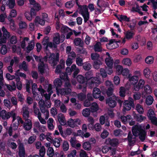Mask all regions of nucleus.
<instances>
[{"label":"nucleus","mask_w":157,"mask_h":157,"mask_svg":"<svg viewBox=\"0 0 157 157\" xmlns=\"http://www.w3.org/2000/svg\"><path fill=\"white\" fill-rule=\"evenodd\" d=\"M48 88L47 90V91L48 93V94L46 93V92L42 88L41 86H40L38 88V90L40 92L42 96H44L47 99H49L50 98L51 94L53 93V91L52 90V85L51 84L48 85Z\"/></svg>","instance_id":"nucleus-7"},{"label":"nucleus","mask_w":157,"mask_h":157,"mask_svg":"<svg viewBox=\"0 0 157 157\" xmlns=\"http://www.w3.org/2000/svg\"><path fill=\"white\" fill-rule=\"evenodd\" d=\"M147 115L149 119L155 116V113L154 110L151 109H149L147 113Z\"/></svg>","instance_id":"nucleus-54"},{"label":"nucleus","mask_w":157,"mask_h":157,"mask_svg":"<svg viewBox=\"0 0 157 157\" xmlns=\"http://www.w3.org/2000/svg\"><path fill=\"white\" fill-rule=\"evenodd\" d=\"M115 100L114 99H112L111 98H109L106 100V103L110 107L113 108L116 106L117 104Z\"/></svg>","instance_id":"nucleus-24"},{"label":"nucleus","mask_w":157,"mask_h":157,"mask_svg":"<svg viewBox=\"0 0 157 157\" xmlns=\"http://www.w3.org/2000/svg\"><path fill=\"white\" fill-rule=\"evenodd\" d=\"M29 39L28 37L24 38L22 41L21 42L20 46L21 48L24 50L26 49V46L27 42L29 41Z\"/></svg>","instance_id":"nucleus-33"},{"label":"nucleus","mask_w":157,"mask_h":157,"mask_svg":"<svg viewBox=\"0 0 157 157\" xmlns=\"http://www.w3.org/2000/svg\"><path fill=\"white\" fill-rule=\"evenodd\" d=\"M101 91L97 87H95L93 89L92 94L95 98H98L101 95Z\"/></svg>","instance_id":"nucleus-19"},{"label":"nucleus","mask_w":157,"mask_h":157,"mask_svg":"<svg viewBox=\"0 0 157 157\" xmlns=\"http://www.w3.org/2000/svg\"><path fill=\"white\" fill-rule=\"evenodd\" d=\"M28 109V107L26 106H24L22 108L23 116L26 120L28 119L29 116V112Z\"/></svg>","instance_id":"nucleus-25"},{"label":"nucleus","mask_w":157,"mask_h":157,"mask_svg":"<svg viewBox=\"0 0 157 157\" xmlns=\"http://www.w3.org/2000/svg\"><path fill=\"white\" fill-rule=\"evenodd\" d=\"M117 18L119 20L121 21H126L129 22L130 20V18L128 17L127 16L125 15H119Z\"/></svg>","instance_id":"nucleus-40"},{"label":"nucleus","mask_w":157,"mask_h":157,"mask_svg":"<svg viewBox=\"0 0 157 157\" xmlns=\"http://www.w3.org/2000/svg\"><path fill=\"white\" fill-rule=\"evenodd\" d=\"M132 11L133 12H138L141 16L143 15V13L140 11L139 6L137 4L132 7Z\"/></svg>","instance_id":"nucleus-42"},{"label":"nucleus","mask_w":157,"mask_h":157,"mask_svg":"<svg viewBox=\"0 0 157 157\" xmlns=\"http://www.w3.org/2000/svg\"><path fill=\"white\" fill-rule=\"evenodd\" d=\"M129 81L130 83L133 85V86L137 83L139 79V77L136 75H133L128 77Z\"/></svg>","instance_id":"nucleus-16"},{"label":"nucleus","mask_w":157,"mask_h":157,"mask_svg":"<svg viewBox=\"0 0 157 157\" xmlns=\"http://www.w3.org/2000/svg\"><path fill=\"white\" fill-rule=\"evenodd\" d=\"M78 81L81 83H83L85 82V78L82 75H78L77 77Z\"/></svg>","instance_id":"nucleus-51"},{"label":"nucleus","mask_w":157,"mask_h":157,"mask_svg":"<svg viewBox=\"0 0 157 157\" xmlns=\"http://www.w3.org/2000/svg\"><path fill=\"white\" fill-rule=\"evenodd\" d=\"M123 111L125 112L130 110L132 107L134 106L133 100L131 98H129L128 100H125L123 103Z\"/></svg>","instance_id":"nucleus-9"},{"label":"nucleus","mask_w":157,"mask_h":157,"mask_svg":"<svg viewBox=\"0 0 157 157\" xmlns=\"http://www.w3.org/2000/svg\"><path fill=\"white\" fill-rule=\"evenodd\" d=\"M2 31L3 32V37L7 39L9 38L10 36V33L7 31L6 29L4 27H2Z\"/></svg>","instance_id":"nucleus-43"},{"label":"nucleus","mask_w":157,"mask_h":157,"mask_svg":"<svg viewBox=\"0 0 157 157\" xmlns=\"http://www.w3.org/2000/svg\"><path fill=\"white\" fill-rule=\"evenodd\" d=\"M138 81L137 84H136L133 86V90L138 91L140 89L142 88L144 85L145 81L143 79H140Z\"/></svg>","instance_id":"nucleus-11"},{"label":"nucleus","mask_w":157,"mask_h":157,"mask_svg":"<svg viewBox=\"0 0 157 157\" xmlns=\"http://www.w3.org/2000/svg\"><path fill=\"white\" fill-rule=\"evenodd\" d=\"M60 138H55L52 140V143L55 147H58L60 144Z\"/></svg>","instance_id":"nucleus-38"},{"label":"nucleus","mask_w":157,"mask_h":157,"mask_svg":"<svg viewBox=\"0 0 157 157\" xmlns=\"http://www.w3.org/2000/svg\"><path fill=\"white\" fill-rule=\"evenodd\" d=\"M34 21L36 24L38 23L41 25H44L45 23V21L38 16L36 17Z\"/></svg>","instance_id":"nucleus-31"},{"label":"nucleus","mask_w":157,"mask_h":157,"mask_svg":"<svg viewBox=\"0 0 157 157\" xmlns=\"http://www.w3.org/2000/svg\"><path fill=\"white\" fill-rule=\"evenodd\" d=\"M4 105L9 109L12 107V105L10 101L7 99H5L3 101Z\"/></svg>","instance_id":"nucleus-57"},{"label":"nucleus","mask_w":157,"mask_h":157,"mask_svg":"<svg viewBox=\"0 0 157 157\" xmlns=\"http://www.w3.org/2000/svg\"><path fill=\"white\" fill-rule=\"evenodd\" d=\"M7 5L11 9L13 8L15 5V0H9Z\"/></svg>","instance_id":"nucleus-60"},{"label":"nucleus","mask_w":157,"mask_h":157,"mask_svg":"<svg viewBox=\"0 0 157 157\" xmlns=\"http://www.w3.org/2000/svg\"><path fill=\"white\" fill-rule=\"evenodd\" d=\"M143 74L144 77L147 78H149L151 76V71L148 67H145L143 70Z\"/></svg>","instance_id":"nucleus-18"},{"label":"nucleus","mask_w":157,"mask_h":157,"mask_svg":"<svg viewBox=\"0 0 157 157\" xmlns=\"http://www.w3.org/2000/svg\"><path fill=\"white\" fill-rule=\"evenodd\" d=\"M35 46V43L33 40H32L28 43V45L26 47V49L27 53H29L34 48Z\"/></svg>","instance_id":"nucleus-22"},{"label":"nucleus","mask_w":157,"mask_h":157,"mask_svg":"<svg viewBox=\"0 0 157 157\" xmlns=\"http://www.w3.org/2000/svg\"><path fill=\"white\" fill-rule=\"evenodd\" d=\"M76 154V151L75 150H73L69 152L67 157H75Z\"/></svg>","instance_id":"nucleus-64"},{"label":"nucleus","mask_w":157,"mask_h":157,"mask_svg":"<svg viewBox=\"0 0 157 157\" xmlns=\"http://www.w3.org/2000/svg\"><path fill=\"white\" fill-rule=\"evenodd\" d=\"M154 99L151 95L147 96L146 99V103L147 105H151L153 102Z\"/></svg>","instance_id":"nucleus-39"},{"label":"nucleus","mask_w":157,"mask_h":157,"mask_svg":"<svg viewBox=\"0 0 157 157\" xmlns=\"http://www.w3.org/2000/svg\"><path fill=\"white\" fill-rule=\"evenodd\" d=\"M113 90L112 88H109L106 92V94L108 96H113V99H116V97L113 96Z\"/></svg>","instance_id":"nucleus-53"},{"label":"nucleus","mask_w":157,"mask_h":157,"mask_svg":"<svg viewBox=\"0 0 157 157\" xmlns=\"http://www.w3.org/2000/svg\"><path fill=\"white\" fill-rule=\"evenodd\" d=\"M102 64V63L100 60L95 61L94 63V67L97 69L99 68L101 65Z\"/></svg>","instance_id":"nucleus-63"},{"label":"nucleus","mask_w":157,"mask_h":157,"mask_svg":"<svg viewBox=\"0 0 157 157\" xmlns=\"http://www.w3.org/2000/svg\"><path fill=\"white\" fill-rule=\"evenodd\" d=\"M122 63L125 65L130 66L132 65V62L130 59L127 58H124L123 59Z\"/></svg>","instance_id":"nucleus-36"},{"label":"nucleus","mask_w":157,"mask_h":157,"mask_svg":"<svg viewBox=\"0 0 157 157\" xmlns=\"http://www.w3.org/2000/svg\"><path fill=\"white\" fill-rule=\"evenodd\" d=\"M30 4L31 5H33V7L35 8V10L37 11H39L41 9L40 6L38 3L36 2L35 0H29Z\"/></svg>","instance_id":"nucleus-20"},{"label":"nucleus","mask_w":157,"mask_h":157,"mask_svg":"<svg viewBox=\"0 0 157 157\" xmlns=\"http://www.w3.org/2000/svg\"><path fill=\"white\" fill-rule=\"evenodd\" d=\"M19 155L20 157H25V148L22 144H20L19 145Z\"/></svg>","instance_id":"nucleus-26"},{"label":"nucleus","mask_w":157,"mask_h":157,"mask_svg":"<svg viewBox=\"0 0 157 157\" xmlns=\"http://www.w3.org/2000/svg\"><path fill=\"white\" fill-rule=\"evenodd\" d=\"M83 148L86 150H90L91 149V144L88 142H86L83 144Z\"/></svg>","instance_id":"nucleus-49"},{"label":"nucleus","mask_w":157,"mask_h":157,"mask_svg":"<svg viewBox=\"0 0 157 157\" xmlns=\"http://www.w3.org/2000/svg\"><path fill=\"white\" fill-rule=\"evenodd\" d=\"M107 48L110 50L113 49L118 47L117 43L114 39H112L109 41V43L106 44Z\"/></svg>","instance_id":"nucleus-12"},{"label":"nucleus","mask_w":157,"mask_h":157,"mask_svg":"<svg viewBox=\"0 0 157 157\" xmlns=\"http://www.w3.org/2000/svg\"><path fill=\"white\" fill-rule=\"evenodd\" d=\"M94 49L95 52H100L102 51L101 43L99 42H97L94 45Z\"/></svg>","instance_id":"nucleus-27"},{"label":"nucleus","mask_w":157,"mask_h":157,"mask_svg":"<svg viewBox=\"0 0 157 157\" xmlns=\"http://www.w3.org/2000/svg\"><path fill=\"white\" fill-rule=\"evenodd\" d=\"M19 28L20 29H25L27 28V24L24 21H20L19 23Z\"/></svg>","instance_id":"nucleus-48"},{"label":"nucleus","mask_w":157,"mask_h":157,"mask_svg":"<svg viewBox=\"0 0 157 157\" xmlns=\"http://www.w3.org/2000/svg\"><path fill=\"white\" fill-rule=\"evenodd\" d=\"M74 42L75 45L76 46L79 45L82 47L83 45V42L80 38H76L74 40Z\"/></svg>","instance_id":"nucleus-47"},{"label":"nucleus","mask_w":157,"mask_h":157,"mask_svg":"<svg viewBox=\"0 0 157 157\" xmlns=\"http://www.w3.org/2000/svg\"><path fill=\"white\" fill-rule=\"evenodd\" d=\"M53 42L56 45L60 43V36L58 33H56L53 37Z\"/></svg>","instance_id":"nucleus-37"},{"label":"nucleus","mask_w":157,"mask_h":157,"mask_svg":"<svg viewBox=\"0 0 157 157\" xmlns=\"http://www.w3.org/2000/svg\"><path fill=\"white\" fill-rule=\"evenodd\" d=\"M91 109L92 112H97L99 109V107L97 104L95 102L92 103Z\"/></svg>","instance_id":"nucleus-41"},{"label":"nucleus","mask_w":157,"mask_h":157,"mask_svg":"<svg viewBox=\"0 0 157 157\" xmlns=\"http://www.w3.org/2000/svg\"><path fill=\"white\" fill-rule=\"evenodd\" d=\"M19 67L21 68H22L24 71H27V66L25 61H24L22 63L19 65Z\"/></svg>","instance_id":"nucleus-62"},{"label":"nucleus","mask_w":157,"mask_h":157,"mask_svg":"<svg viewBox=\"0 0 157 157\" xmlns=\"http://www.w3.org/2000/svg\"><path fill=\"white\" fill-rule=\"evenodd\" d=\"M124 34L125 38L128 40H129L133 38L135 33L132 31L128 30Z\"/></svg>","instance_id":"nucleus-23"},{"label":"nucleus","mask_w":157,"mask_h":157,"mask_svg":"<svg viewBox=\"0 0 157 157\" xmlns=\"http://www.w3.org/2000/svg\"><path fill=\"white\" fill-rule=\"evenodd\" d=\"M46 52V56L44 57V60L46 61V59H48L49 63L52 66L55 65L58 60L59 56V54L58 53H57L56 54L54 53L51 54L50 52H48L47 51Z\"/></svg>","instance_id":"nucleus-5"},{"label":"nucleus","mask_w":157,"mask_h":157,"mask_svg":"<svg viewBox=\"0 0 157 157\" xmlns=\"http://www.w3.org/2000/svg\"><path fill=\"white\" fill-rule=\"evenodd\" d=\"M121 121L124 123L126 124L129 121L132 119V117L130 115H128L126 116H122L121 117Z\"/></svg>","instance_id":"nucleus-30"},{"label":"nucleus","mask_w":157,"mask_h":157,"mask_svg":"<svg viewBox=\"0 0 157 157\" xmlns=\"http://www.w3.org/2000/svg\"><path fill=\"white\" fill-rule=\"evenodd\" d=\"M54 123L53 119L52 118H49L48 121V128L51 130H52L54 129V126L53 124Z\"/></svg>","instance_id":"nucleus-32"},{"label":"nucleus","mask_w":157,"mask_h":157,"mask_svg":"<svg viewBox=\"0 0 157 157\" xmlns=\"http://www.w3.org/2000/svg\"><path fill=\"white\" fill-rule=\"evenodd\" d=\"M15 75L17 76H20L21 77L23 78L24 79L26 78V75L24 73L19 72V70H18L15 72Z\"/></svg>","instance_id":"nucleus-58"},{"label":"nucleus","mask_w":157,"mask_h":157,"mask_svg":"<svg viewBox=\"0 0 157 157\" xmlns=\"http://www.w3.org/2000/svg\"><path fill=\"white\" fill-rule=\"evenodd\" d=\"M133 135L135 136H139V138L142 142L144 141L146 138V132L142 129L140 125H136L132 127V129Z\"/></svg>","instance_id":"nucleus-3"},{"label":"nucleus","mask_w":157,"mask_h":157,"mask_svg":"<svg viewBox=\"0 0 157 157\" xmlns=\"http://www.w3.org/2000/svg\"><path fill=\"white\" fill-rule=\"evenodd\" d=\"M54 151L52 147H49L48 149L47 154V155L50 156L52 157L55 155Z\"/></svg>","instance_id":"nucleus-45"},{"label":"nucleus","mask_w":157,"mask_h":157,"mask_svg":"<svg viewBox=\"0 0 157 157\" xmlns=\"http://www.w3.org/2000/svg\"><path fill=\"white\" fill-rule=\"evenodd\" d=\"M90 110L89 108H86L83 110L82 114L83 116L85 117H88L90 115Z\"/></svg>","instance_id":"nucleus-44"},{"label":"nucleus","mask_w":157,"mask_h":157,"mask_svg":"<svg viewBox=\"0 0 157 157\" xmlns=\"http://www.w3.org/2000/svg\"><path fill=\"white\" fill-rule=\"evenodd\" d=\"M7 144L8 146L13 149H15L17 147L16 144L14 142H11L10 140H9Z\"/></svg>","instance_id":"nucleus-52"},{"label":"nucleus","mask_w":157,"mask_h":157,"mask_svg":"<svg viewBox=\"0 0 157 157\" xmlns=\"http://www.w3.org/2000/svg\"><path fill=\"white\" fill-rule=\"evenodd\" d=\"M58 120L61 125H65L67 124V122L65 116L62 113H60L58 114Z\"/></svg>","instance_id":"nucleus-14"},{"label":"nucleus","mask_w":157,"mask_h":157,"mask_svg":"<svg viewBox=\"0 0 157 157\" xmlns=\"http://www.w3.org/2000/svg\"><path fill=\"white\" fill-rule=\"evenodd\" d=\"M91 58L92 60H98L99 58V55L97 53H94L91 54Z\"/></svg>","instance_id":"nucleus-55"},{"label":"nucleus","mask_w":157,"mask_h":157,"mask_svg":"<svg viewBox=\"0 0 157 157\" xmlns=\"http://www.w3.org/2000/svg\"><path fill=\"white\" fill-rule=\"evenodd\" d=\"M152 92V90L150 86L148 85H146L144 86V90L142 93V97L145 98L147 95L150 94Z\"/></svg>","instance_id":"nucleus-13"},{"label":"nucleus","mask_w":157,"mask_h":157,"mask_svg":"<svg viewBox=\"0 0 157 157\" xmlns=\"http://www.w3.org/2000/svg\"><path fill=\"white\" fill-rule=\"evenodd\" d=\"M24 128L26 130L29 131L32 128V123L31 120L27 119L25 120L24 124Z\"/></svg>","instance_id":"nucleus-21"},{"label":"nucleus","mask_w":157,"mask_h":157,"mask_svg":"<svg viewBox=\"0 0 157 157\" xmlns=\"http://www.w3.org/2000/svg\"><path fill=\"white\" fill-rule=\"evenodd\" d=\"M5 86H6L8 90L10 91L15 90L16 89V84L13 81L12 82V85L5 84Z\"/></svg>","instance_id":"nucleus-35"},{"label":"nucleus","mask_w":157,"mask_h":157,"mask_svg":"<svg viewBox=\"0 0 157 157\" xmlns=\"http://www.w3.org/2000/svg\"><path fill=\"white\" fill-rule=\"evenodd\" d=\"M71 69L73 71H74L73 76L74 78H75L76 75L79 72V69L78 68H77L75 64H73L71 66Z\"/></svg>","instance_id":"nucleus-34"},{"label":"nucleus","mask_w":157,"mask_h":157,"mask_svg":"<svg viewBox=\"0 0 157 157\" xmlns=\"http://www.w3.org/2000/svg\"><path fill=\"white\" fill-rule=\"evenodd\" d=\"M154 57L151 56H147L145 59V63L147 64H152L154 63Z\"/></svg>","instance_id":"nucleus-28"},{"label":"nucleus","mask_w":157,"mask_h":157,"mask_svg":"<svg viewBox=\"0 0 157 157\" xmlns=\"http://www.w3.org/2000/svg\"><path fill=\"white\" fill-rule=\"evenodd\" d=\"M54 83L56 87V89L58 94H60L62 95H65V94H67L71 92V85L68 82L65 83V89H58V88L60 87L62 85V81L59 78L56 79L54 81Z\"/></svg>","instance_id":"nucleus-1"},{"label":"nucleus","mask_w":157,"mask_h":157,"mask_svg":"<svg viewBox=\"0 0 157 157\" xmlns=\"http://www.w3.org/2000/svg\"><path fill=\"white\" fill-rule=\"evenodd\" d=\"M8 19L10 22V28L12 30H15L16 29V27L15 25L14 21L11 17H8Z\"/></svg>","instance_id":"nucleus-46"},{"label":"nucleus","mask_w":157,"mask_h":157,"mask_svg":"<svg viewBox=\"0 0 157 157\" xmlns=\"http://www.w3.org/2000/svg\"><path fill=\"white\" fill-rule=\"evenodd\" d=\"M3 66V63L2 62L0 61V82L3 79V71L2 69Z\"/></svg>","instance_id":"nucleus-50"},{"label":"nucleus","mask_w":157,"mask_h":157,"mask_svg":"<svg viewBox=\"0 0 157 157\" xmlns=\"http://www.w3.org/2000/svg\"><path fill=\"white\" fill-rule=\"evenodd\" d=\"M81 121L78 118L73 119L70 118L67 121V125L70 127L74 128L81 124Z\"/></svg>","instance_id":"nucleus-8"},{"label":"nucleus","mask_w":157,"mask_h":157,"mask_svg":"<svg viewBox=\"0 0 157 157\" xmlns=\"http://www.w3.org/2000/svg\"><path fill=\"white\" fill-rule=\"evenodd\" d=\"M61 28V31L62 32L66 33L69 29L67 27L62 26L59 22L57 21L56 23V28L57 29H59Z\"/></svg>","instance_id":"nucleus-17"},{"label":"nucleus","mask_w":157,"mask_h":157,"mask_svg":"<svg viewBox=\"0 0 157 157\" xmlns=\"http://www.w3.org/2000/svg\"><path fill=\"white\" fill-rule=\"evenodd\" d=\"M11 117H12L13 121L16 119V113L14 111H12L10 112H7L6 110H3L1 112L0 114V118H1L3 120H7L9 119Z\"/></svg>","instance_id":"nucleus-6"},{"label":"nucleus","mask_w":157,"mask_h":157,"mask_svg":"<svg viewBox=\"0 0 157 157\" xmlns=\"http://www.w3.org/2000/svg\"><path fill=\"white\" fill-rule=\"evenodd\" d=\"M119 94L121 97H124L125 96V89L124 87H121L120 88Z\"/></svg>","instance_id":"nucleus-61"},{"label":"nucleus","mask_w":157,"mask_h":157,"mask_svg":"<svg viewBox=\"0 0 157 157\" xmlns=\"http://www.w3.org/2000/svg\"><path fill=\"white\" fill-rule=\"evenodd\" d=\"M93 74L91 72H88L85 74V78L87 80L86 84H88L92 88L96 86H98L101 83L99 78L93 77Z\"/></svg>","instance_id":"nucleus-2"},{"label":"nucleus","mask_w":157,"mask_h":157,"mask_svg":"<svg viewBox=\"0 0 157 157\" xmlns=\"http://www.w3.org/2000/svg\"><path fill=\"white\" fill-rule=\"evenodd\" d=\"M17 40L16 36H13L9 39V42L12 44H15L17 42Z\"/></svg>","instance_id":"nucleus-56"},{"label":"nucleus","mask_w":157,"mask_h":157,"mask_svg":"<svg viewBox=\"0 0 157 157\" xmlns=\"http://www.w3.org/2000/svg\"><path fill=\"white\" fill-rule=\"evenodd\" d=\"M38 69L39 71L42 74H45L47 75L48 73L49 69L48 66L47 65L44 64L43 63L39 65Z\"/></svg>","instance_id":"nucleus-10"},{"label":"nucleus","mask_w":157,"mask_h":157,"mask_svg":"<svg viewBox=\"0 0 157 157\" xmlns=\"http://www.w3.org/2000/svg\"><path fill=\"white\" fill-rule=\"evenodd\" d=\"M88 8L91 11H92L94 10V5L92 4H89L88 6L85 5L82 6L81 7L80 13L84 18L85 23H86L90 18V14L88 11Z\"/></svg>","instance_id":"nucleus-4"},{"label":"nucleus","mask_w":157,"mask_h":157,"mask_svg":"<svg viewBox=\"0 0 157 157\" xmlns=\"http://www.w3.org/2000/svg\"><path fill=\"white\" fill-rule=\"evenodd\" d=\"M105 143L108 145H109L113 146H115L118 144V140L117 139H111L109 138L106 140Z\"/></svg>","instance_id":"nucleus-15"},{"label":"nucleus","mask_w":157,"mask_h":157,"mask_svg":"<svg viewBox=\"0 0 157 157\" xmlns=\"http://www.w3.org/2000/svg\"><path fill=\"white\" fill-rule=\"evenodd\" d=\"M136 109L137 112L140 113H144V109L142 106L139 104L136 105Z\"/></svg>","instance_id":"nucleus-59"},{"label":"nucleus","mask_w":157,"mask_h":157,"mask_svg":"<svg viewBox=\"0 0 157 157\" xmlns=\"http://www.w3.org/2000/svg\"><path fill=\"white\" fill-rule=\"evenodd\" d=\"M105 61L106 64L109 67H113V61L111 57L106 58Z\"/></svg>","instance_id":"nucleus-29"}]
</instances>
